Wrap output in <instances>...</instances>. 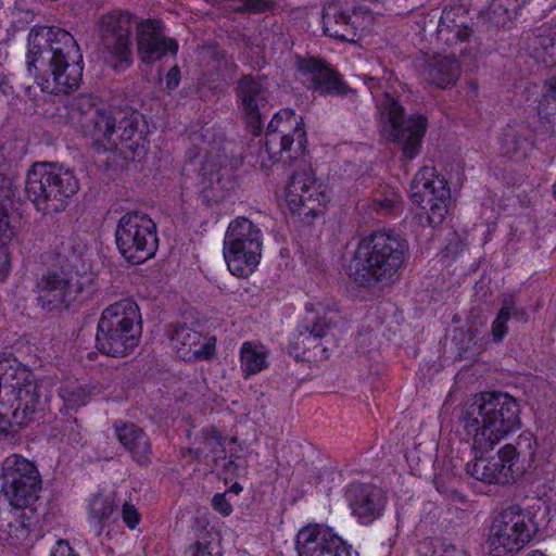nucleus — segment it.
Masks as SVG:
<instances>
[{
	"label": "nucleus",
	"instance_id": "obj_1",
	"mask_svg": "<svg viewBox=\"0 0 556 556\" xmlns=\"http://www.w3.org/2000/svg\"><path fill=\"white\" fill-rule=\"evenodd\" d=\"M306 143L302 116L291 109H282L273 116L267 126L265 143L258 148L256 163L262 169L267 170L279 160L301 162L286 188V202L292 215H298L302 222L309 225L323 213L329 197L326 187L317 182L311 165L303 161Z\"/></svg>",
	"mask_w": 556,
	"mask_h": 556
},
{
	"label": "nucleus",
	"instance_id": "obj_2",
	"mask_svg": "<svg viewBox=\"0 0 556 556\" xmlns=\"http://www.w3.org/2000/svg\"><path fill=\"white\" fill-rule=\"evenodd\" d=\"M26 68L43 92L67 94L83 78V54L68 31L54 26H34L27 37Z\"/></svg>",
	"mask_w": 556,
	"mask_h": 556
},
{
	"label": "nucleus",
	"instance_id": "obj_3",
	"mask_svg": "<svg viewBox=\"0 0 556 556\" xmlns=\"http://www.w3.org/2000/svg\"><path fill=\"white\" fill-rule=\"evenodd\" d=\"M520 407L503 392H482L464 403L458 426L475 452L486 453L521 426Z\"/></svg>",
	"mask_w": 556,
	"mask_h": 556
},
{
	"label": "nucleus",
	"instance_id": "obj_4",
	"mask_svg": "<svg viewBox=\"0 0 556 556\" xmlns=\"http://www.w3.org/2000/svg\"><path fill=\"white\" fill-rule=\"evenodd\" d=\"M408 256V243L392 231H374L358 240L346 268L359 287L387 285L397 275Z\"/></svg>",
	"mask_w": 556,
	"mask_h": 556
},
{
	"label": "nucleus",
	"instance_id": "obj_5",
	"mask_svg": "<svg viewBox=\"0 0 556 556\" xmlns=\"http://www.w3.org/2000/svg\"><path fill=\"white\" fill-rule=\"evenodd\" d=\"M374 97L382 122V135L396 142L405 159H415L421 148L427 130V118L421 114L404 116V108L390 93L392 74L384 73L382 78L370 75L361 76Z\"/></svg>",
	"mask_w": 556,
	"mask_h": 556
},
{
	"label": "nucleus",
	"instance_id": "obj_6",
	"mask_svg": "<svg viewBox=\"0 0 556 556\" xmlns=\"http://www.w3.org/2000/svg\"><path fill=\"white\" fill-rule=\"evenodd\" d=\"M141 329L139 306L122 299L103 309L97 327V349L112 357L126 356L138 345Z\"/></svg>",
	"mask_w": 556,
	"mask_h": 556
},
{
	"label": "nucleus",
	"instance_id": "obj_7",
	"mask_svg": "<svg viewBox=\"0 0 556 556\" xmlns=\"http://www.w3.org/2000/svg\"><path fill=\"white\" fill-rule=\"evenodd\" d=\"M79 189V184L70 168L51 163H36L25 180L27 198L42 213L64 210L67 200Z\"/></svg>",
	"mask_w": 556,
	"mask_h": 556
},
{
	"label": "nucleus",
	"instance_id": "obj_8",
	"mask_svg": "<svg viewBox=\"0 0 556 556\" xmlns=\"http://www.w3.org/2000/svg\"><path fill=\"white\" fill-rule=\"evenodd\" d=\"M539 531L535 514L511 505L496 515L489 529L486 546L491 556H514L528 545Z\"/></svg>",
	"mask_w": 556,
	"mask_h": 556
},
{
	"label": "nucleus",
	"instance_id": "obj_9",
	"mask_svg": "<svg viewBox=\"0 0 556 556\" xmlns=\"http://www.w3.org/2000/svg\"><path fill=\"white\" fill-rule=\"evenodd\" d=\"M115 243L122 257L134 265L152 258L159 248L156 224L146 213L123 214L115 228Z\"/></svg>",
	"mask_w": 556,
	"mask_h": 556
},
{
	"label": "nucleus",
	"instance_id": "obj_10",
	"mask_svg": "<svg viewBox=\"0 0 556 556\" xmlns=\"http://www.w3.org/2000/svg\"><path fill=\"white\" fill-rule=\"evenodd\" d=\"M135 18L128 10L114 9L97 22L103 61L115 72H124L132 64L130 29Z\"/></svg>",
	"mask_w": 556,
	"mask_h": 556
},
{
	"label": "nucleus",
	"instance_id": "obj_11",
	"mask_svg": "<svg viewBox=\"0 0 556 556\" xmlns=\"http://www.w3.org/2000/svg\"><path fill=\"white\" fill-rule=\"evenodd\" d=\"M263 235L261 229L245 217L232 220L224 240V257L229 270L238 277L254 271L262 255Z\"/></svg>",
	"mask_w": 556,
	"mask_h": 556
},
{
	"label": "nucleus",
	"instance_id": "obj_12",
	"mask_svg": "<svg viewBox=\"0 0 556 556\" xmlns=\"http://www.w3.org/2000/svg\"><path fill=\"white\" fill-rule=\"evenodd\" d=\"M2 492L12 507L28 508L38 500L41 478L34 463L13 454L1 465Z\"/></svg>",
	"mask_w": 556,
	"mask_h": 556
},
{
	"label": "nucleus",
	"instance_id": "obj_13",
	"mask_svg": "<svg viewBox=\"0 0 556 556\" xmlns=\"http://www.w3.org/2000/svg\"><path fill=\"white\" fill-rule=\"evenodd\" d=\"M409 191L413 202L426 211L430 226L435 227L444 222L451 201V189L448 181L437 174L434 167H421L412 180Z\"/></svg>",
	"mask_w": 556,
	"mask_h": 556
},
{
	"label": "nucleus",
	"instance_id": "obj_14",
	"mask_svg": "<svg viewBox=\"0 0 556 556\" xmlns=\"http://www.w3.org/2000/svg\"><path fill=\"white\" fill-rule=\"evenodd\" d=\"M337 314L331 311H325L321 304H307L306 315L303 321L296 327V332L290 339L292 351L299 356L309 358V353L316 350L320 352V358H327L326 348L321 344V339L327 336L336 323Z\"/></svg>",
	"mask_w": 556,
	"mask_h": 556
},
{
	"label": "nucleus",
	"instance_id": "obj_15",
	"mask_svg": "<svg viewBox=\"0 0 556 556\" xmlns=\"http://www.w3.org/2000/svg\"><path fill=\"white\" fill-rule=\"evenodd\" d=\"M484 453L476 452L473 460L466 466L467 473L486 484H509L521 475L517 466V453L505 444L498 452L490 457H483Z\"/></svg>",
	"mask_w": 556,
	"mask_h": 556
},
{
	"label": "nucleus",
	"instance_id": "obj_16",
	"mask_svg": "<svg viewBox=\"0 0 556 556\" xmlns=\"http://www.w3.org/2000/svg\"><path fill=\"white\" fill-rule=\"evenodd\" d=\"M136 46L138 59L144 64H153L167 54L176 55L179 45L165 34V25L160 18H144L136 24Z\"/></svg>",
	"mask_w": 556,
	"mask_h": 556
},
{
	"label": "nucleus",
	"instance_id": "obj_17",
	"mask_svg": "<svg viewBox=\"0 0 556 556\" xmlns=\"http://www.w3.org/2000/svg\"><path fill=\"white\" fill-rule=\"evenodd\" d=\"M351 545L320 523L302 527L295 536L298 556H351Z\"/></svg>",
	"mask_w": 556,
	"mask_h": 556
},
{
	"label": "nucleus",
	"instance_id": "obj_18",
	"mask_svg": "<svg viewBox=\"0 0 556 556\" xmlns=\"http://www.w3.org/2000/svg\"><path fill=\"white\" fill-rule=\"evenodd\" d=\"M472 34L465 10L460 7L443 10L437 27V41L440 49L454 50L459 56L471 55Z\"/></svg>",
	"mask_w": 556,
	"mask_h": 556
},
{
	"label": "nucleus",
	"instance_id": "obj_19",
	"mask_svg": "<svg viewBox=\"0 0 556 556\" xmlns=\"http://www.w3.org/2000/svg\"><path fill=\"white\" fill-rule=\"evenodd\" d=\"M296 68L306 79L307 88L321 96L345 97L353 91L343 76L320 59L299 58Z\"/></svg>",
	"mask_w": 556,
	"mask_h": 556
},
{
	"label": "nucleus",
	"instance_id": "obj_20",
	"mask_svg": "<svg viewBox=\"0 0 556 556\" xmlns=\"http://www.w3.org/2000/svg\"><path fill=\"white\" fill-rule=\"evenodd\" d=\"M121 115L119 112L110 150L118 152L126 161H135L147 152L146 124L142 115L138 112Z\"/></svg>",
	"mask_w": 556,
	"mask_h": 556
},
{
	"label": "nucleus",
	"instance_id": "obj_21",
	"mask_svg": "<svg viewBox=\"0 0 556 556\" xmlns=\"http://www.w3.org/2000/svg\"><path fill=\"white\" fill-rule=\"evenodd\" d=\"M79 291L75 276L64 270H48L36 282L38 305L43 309L61 307Z\"/></svg>",
	"mask_w": 556,
	"mask_h": 556
},
{
	"label": "nucleus",
	"instance_id": "obj_22",
	"mask_svg": "<svg viewBox=\"0 0 556 556\" xmlns=\"http://www.w3.org/2000/svg\"><path fill=\"white\" fill-rule=\"evenodd\" d=\"M167 336L173 351L182 361H210L216 354V338L203 337L187 325H172Z\"/></svg>",
	"mask_w": 556,
	"mask_h": 556
},
{
	"label": "nucleus",
	"instance_id": "obj_23",
	"mask_svg": "<svg viewBox=\"0 0 556 556\" xmlns=\"http://www.w3.org/2000/svg\"><path fill=\"white\" fill-rule=\"evenodd\" d=\"M235 90L248 126L254 135H258L263 125L261 110L268 102V92L263 80L253 75H243L237 81Z\"/></svg>",
	"mask_w": 556,
	"mask_h": 556
},
{
	"label": "nucleus",
	"instance_id": "obj_24",
	"mask_svg": "<svg viewBox=\"0 0 556 556\" xmlns=\"http://www.w3.org/2000/svg\"><path fill=\"white\" fill-rule=\"evenodd\" d=\"M348 505L359 523L368 526L380 518L386 508V497L375 485L352 482L345 491Z\"/></svg>",
	"mask_w": 556,
	"mask_h": 556
},
{
	"label": "nucleus",
	"instance_id": "obj_25",
	"mask_svg": "<svg viewBox=\"0 0 556 556\" xmlns=\"http://www.w3.org/2000/svg\"><path fill=\"white\" fill-rule=\"evenodd\" d=\"M86 513L90 531L101 542L112 540L122 532L119 511L113 497L100 493L92 495L88 500Z\"/></svg>",
	"mask_w": 556,
	"mask_h": 556
},
{
	"label": "nucleus",
	"instance_id": "obj_26",
	"mask_svg": "<svg viewBox=\"0 0 556 556\" xmlns=\"http://www.w3.org/2000/svg\"><path fill=\"white\" fill-rule=\"evenodd\" d=\"M425 58L420 66V75L428 84L441 89L451 88L456 85L462 74L459 54L454 51L442 49Z\"/></svg>",
	"mask_w": 556,
	"mask_h": 556
},
{
	"label": "nucleus",
	"instance_id": "obj_27",
	"mask_svg": "<svg viewBox=\"0 0 556 556\" xmlns=\"http://www.w3.org/2000/svg\"><path fill=\"white\" fill-rule=\"evenodd\" d=\"M113 427L118 442L132 460L140 466H148L152 459V445L144 430L126 421H116Z\"/></svg>",
	"mask_w": 556,
	"mask_h": 556
},
{
	"label": "nucleus",
	"instance_id": "obj_28",
	"mask_svg": "<svg viewBox=\"0 0 556 556\" xmlns=\"http://www.w3.org/2000/svg\"><path fill=\"white\" fill-rule=\"evenodd\" d=\"M533 148V131L525 123L508 124L498 137V151L502 155L522 160Z\"/></svg>",
	"mask_w": 556,
	"mask_h": 556
},
{
	"label": "nucleus",
	"instance_id": "obj_29",
	"mask_svg": "<svg viewBox=\"0 0 556 556\" xmlns=\"http://www.w3.org/2000/svg\"><path fill=\"white\" fill-rule=\"evenodd\" d=\"M514 318L516 321L527 323L529 314L519 302L516 294H505L501 301L500 311L491 325V336L494 343L502 342L509 331L508 321Z\"/></svg>",
	"mask_w": 556,
	"mask_h": 556
},
{
	"label": "nucleus",
	"instance_id": "obj_30",
	"mask_svg": "<svg viewBox=\"0 0 556 556\" xmlns=\"http://www.w3.org/2000/svg\"><path fill=\"white\" fill-rule=\"evenodd\" d=\"M118 117L109 109H99L86 123H83L84 132L90 136L93 142L110 150L117 126Z\"/></svg>",
	"mask_w": 556,
	"mask_h": 556
},
{
	"label": "nucleus",
	"instance_id": "obj_31",
	"mask_svg": "<svg viewBox=\"0 0 556 556\" xmlns=\"http://www.w3.org/2000/svg\"><path fill=\"white\" fill-rule=\"evenodd\" d=\"M269 349L260 341H244L239 350L240 370L247 380L269 367Z\"/></svg>",
	"mask_w": 556,
	"mask_h": 556
},
{
	"label": "nucleus",
	"instance_id": "obj_32",
	"mask_svg": "<svg viewBox=\"0 0 556 556\" xmlns=\"http://www.w3.org/2000/svg\"><path fill=\"white\" fill-rule=\"evenodd\" d=\"M323 24L325 33L332 38L342 41H354L356 36L351 16L342 12L338 5H328L323 14Z\"/></svg>",
	"mask_w": 556,
	"mask_h": 556
},
{
	"label": "nucleus",
	"instance_id": "obj_33",
	"mask_svg": "<svg viewBox=\"0 0 556 556\" xmlns=\"http://www.w3.org/2000/svg\"><path fill=\"white\" fill-rule=\"evenodd\" d=\"M197 442L195 455L198 457L205 459L211 457L213 462L226 457V437L215 428H203L197 438Z\"/></svg>",
	"mask_w": 556,
	"mask_h": 556
},
{
	"label": "nucleus",
	"instance_id": "obj_34",
	"mask_svg": "<svg viewBox=\"0 0 556 556\" xmlns=\"http://www.w3.org/2000/svg\"><path fill=\"white\" fill-rule=\"evenodd\" d=\"M534 56L545 64L555 62L556 56V22L543 24L534 33L532 42Z\"/></svg>",
	"mask_w": 556,
	"mask_h": 556
},
{
	"label": "nucleus",
	"instance_id": "obj_35",
	"mask_svg": "<svg viewBox=\"0 0 556 556\" xmlns=\"http://www.w3.org/2000/svg\"><path fill=\"white\" fill-rule=\"evenodd\" d=\"M33 510L26 511V508L13 507L10 511V518L7 523V540L11 545H18L30 533L33 521Z\"/></svg>",
	"mask_w": 556,
	"mask_h": 556
},
{
	"label": "nucleus",
	"instance_id": "obj_36",
	"mask_svg": "<svg viewBox=\"0 0 556 556\" xmlns=\"http://www.w3.org/2000/svg\"><path fill=\"white\" fill-rule=\"evenodd\" d=\"M59 395L67 408L77 409L89 402L92 392L87 386L70 380L62 383Z\"/></svg>",
	"mask_w": 556,
	"mask_h": 556
},
{
	"label": "nucleus",
	"instance_id": "obj_37",
	"mask_svg": "<svg viewBox=\"0 0 556 556\" xmlns=\"http://www.w3.org/2000/svg\"><path fill=\"white\" fill-rule=\"evenodd\" d=\"M528 2L529 0H492L489 7L490 18L494 24L505 26Z\"/></svg>",
	"mask_w": 556,
	"mask_h": 556
},
{
	"label": "nucleus",
	"instance_id": "obj_38",
	"mask_svg": "<svg viewBox=\"0 0 556 556\" xmlns=\"http://www.w3.org/2000/svg\"><path fill=\"white\" fill-rule=\"evenodd\" d=\"M13 236L10 227L9 216L3 211L0 212V282L4 281L11 271V255L5 244Z\"/></svg>",
	"mask_w": 556,
	"mask_h": 556
},
{
	"label": "nucleus",
	"instance_id": "obj_39",
	"mask_svg": "<svg viewBox=\"0 0 556 556\" xmlns=\"http://www.w3.org/2000/svg\"><path fill=\"white\" fill-rule=\"evenodd\" d=\"M99 109L92 102L91 97L80 94L74 99L72 103V115L73 118H76L77 122L83 127V123H86L90 117H92L93 113H96Z\"/></svg>",
	"mask_w": 556,
	"mask_h": 556
},
{
	"label": "nucleus",
	"instance_id": "obj_40",
	"mask_svg": "<svg viewBox=\"0 0 556 556\" xmlns=\"http://www.w3.org/2000/svg\"><path fill=\"white\" fill-rule=\"evenodd\" d=\"M376 206L386 213H397L402 207V198L394 189H387L374 198Z\"/></svg>",
	"mask_w": 556,
	"mask_h": 556
},
{
	"label": "nucleus",
	"instance_id": "obj_41",
	"mask_svg": "<svg viewBox=\"0 0 556 556\" xmlns=\"http://www.w3.org/2000/svg\"><path fill=\"white\" fill-rule=\"evenodd\" d=\"M208 180L215 182L217 187L212 188V195L208 194L207 190L203 191L202 201L208 206L211 202H218L224 198V194L219 193V190H227L232 188V181L230 178H224L219 172L210 173Z\"/></svg>",
	"mask_w": 556,
	"mask_h": 556
},
{
	"label": "nucleus",
	"instance_id": "obj_42",
	"mask_svg": "<svg viewBox=\"0 0 556 556\" xmlns=\"http://www.w3.org/2000/svg\"><path fill=\"white\" fill-rule=\"evenodd\" d=\"M240 5L235 7L236 12H247L249 14H261L274 11L277 7L275 0H238Z\"/></svg>",
	"mask_w": 556,
	"mask_h": 556
},
{
	"label": "nucleus",
	"instance_id": "obj_43",
	"mask_svg": "<svg viewBox=\"0 0 556 556\" xmlns=\"http://www.w3.org/2000/svg\"><path fill=\"white\" fill-rule=\"evenodd\" d=\"M510 446L517 453V464H518L519 463V457L521 455L525 456V457L528 456L530 458L533 457L534 450H535V446H536V440H535L534 435L531 432L523 431L517 438L516 445L510 444Z\"/></svg>",
	"mask_w": 556,
	"mask_h": 556
},
{
	"label": "nucleus",
	"instance_id": "obj_44",
	"mask_svg": "<svg viewBox=\"0 0 556 556\" xmlns=\"http://www.w3.org/2000/svg\"><path fill=\"white\" fill-rule=\"evenodd\" d=\"M122 516L123 522L130 529L134 530L137 528L141 520V516L137 508L130 503H124L122 506Z\"/></svg>",
	"mask_w": 556,
	"mask_h": 556
},
{
	"label": "nucleus",
	"instance_id": "obj_45",
	"mask_svg": "<svg viewBox=\"0 0 556 556\" xmlns=\"http://www.w3.org/2000/svg\"><path fill=\"white\" fill-rule=\"evenodd\" d=\"M49 556H80L66 540H58L51 547Z\"/></svg>",
	"mask_w": 556,
	"mask_h": 556
},
{
	"label": "nucleus",
	"instance_id": "obj_46",
	"mask_svg": "<svg viewBox=\"0 0 556 556\" xmlns=\"http://www.w3.org/2000/svg\"><path fill=\"white\" fill-rule=\"evenodd\" d=\"M213 545L210 541H197L189 548L190 556H215L213 553Z\"/></svg>",
	"mask_w": 556,
	"mask_h": 556
},
{
	"label": "nucleus",
	"instance_id": "obj_47",
	"mask_svg": "<svg viewBox=\"0 0 556 556\" xmlns=\"http://www.w3.org/2000/svg\"><path fill=\"white\" fill-rule=\"evenodd\" d=\"M213 508L223 516H229L232 513V505L226 498L224 493H217L212 500Z\"/></svg>",
	"mask_w": 556,
	"mask_h": 556
},
{
	"label": "nucleus",
	"instance_id": "obj_48",
	"mask_svg": "<svg viewBox=\"0 0 556 556\" xmlns=\"http://www.w3.org/2000/svg\"><path fill=\"white\" fill-rule=\"evenodd\" d=\"M180 81V71L177 65L172 67L166 75V87L169 90H174L178 87Z\"/></svg>",
	"mask_w": 556,
	"mask_h": 556
},
{
	"label": "nucleus",
	"instance_id": "obj_49",
	"mask_svg": "<svg viewBox=\"0 0 556 556\" xmlns=\"http://www.w3.org/2000/svg\"><path fill=\"white\" fill-rule=\"evenodd\" d=\"M545 96L556 101V77L545 81Z\"/></svg>",
	"mask_w": 556,
	"mask_h": 556
},
{
	"label": "nucleus",
	"instance_id": "obj_50",
	"mask_svg": "<svg viewBox=\"0 0 556 556\" xmlns=\"http://www.w3.org/2000/svg\"><path fill=\"white\" fill-rule=\"evenodd\" d=\"M541 126H542V128L545 129V131L542 132L541 135H543L545 137H552V136L556 137V125H551V122L547 118L541 121Z\"/></svg>",
	"mask_w": 556,
	"mask_h": 556
},
{
	"label": "nucleus",
	"instance_id": "obj_51",
	"mask_svg": "<svg viewBox=\"0 0 556 556\" xmlns=\"http://www.w3.org/2000/svg\"><path fill=\"white\" fill-rule=\"evenodd\" d=\"M478 90L479 86L476 80H469L466 83L467 96L470 97L471 99L478 97Z\"/></svg>",
	"mask_w": 556,
	"mask_h": 556
},
{
	"label": "nucleus",
	"instance_id": "obj_52",
	"mask_svg": "<svg viewBox=\"0 0 556 556\" xmlns=\"http://www.w3.org/2000/svg\"><path fill=\"white\" fill-rule=\"evenodd\" d=\"M523 556H548V555H546L545 553H543V552H541L539 549H534V551L528 552Z\"/></svg>",
	"mask_w": 556,
	"mask_h": 556
},
{
	"label": "nucleus",
	"instance_id": "obj_53",
	"mask_svg": "<svg viewBox=\"0 0 556 556\" xmlns=\"http://www.w3.org/2000/svg\"><path fill=\"white\" fill-rule=\"evenodd\" d=\"M554 195H555V199H556V180H555V184H554Z\"/></svg>",
	"mask_w": 556,
	"mask_h": 556
}]
</instances>
